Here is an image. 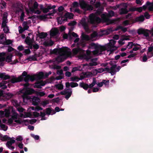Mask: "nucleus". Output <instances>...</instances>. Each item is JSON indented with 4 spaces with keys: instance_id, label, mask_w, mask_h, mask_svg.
I'll return each instance as SVG.
<instances>
[{
    "instance_id": "4c0bfd02",
    "label": "nucleus",
    "mask_w": 153,
    "mask_h": 153,
    "mask_svg": "<svg viewBox=\"0 0 153 153\" xmlns=\"http://www.w3.org/2000/svg\"><path fill=\"white\" fill-rule=\"evenodd\" d=\"M12 102L13 103V105L15 107H18L20 105L18 103L17 101L16 100H13L12 101Z\"/></svg>"
},
{
    "instance_id": "393cba45",
    "label": "nucleus",
    "mask_w": 153,
    "mask_h": 153,
    "mask_svg": "<svg viewBox=\"0 0 153 153\" xmlns=\"http://www.w3.org/2000/svg\"><path fill=\"white\" fill-rule=\"evenodd\" d=\"M5 40L6 41H5L1 42L0 43L4 45H8L12 43V42L11 40L7 39L6 38H5Z\"/></svg>"
},
{
    "instance_id": "20e7f679",
    "label": "nucleus",
    "mask_w": 153,
    "mask_h": 153,
    "mask_svg": "<svg viewBox=\"0 0 153 153\" xmlns=\"http://www.w3.org/2000/svg\"><path fill=\"white\" fill-rule=\"evenodd\" d=\"M3 92V90H0V97H2V100L4 101H6L9 100L12 98L13 96V94L10 93L4 94Z\"/></svg>"
},
{
    "instance_id": "a878e982",
    "label": "nucleus",
    "mask_w": 153,
    "mask_h": 153,
    "mask_svg": "<svg viewBox=\"0 0 153 153\" xmlns=\"http://www.w3.org/2000/svg\"><path fill=\"white\" fill-rule=\"evenodd\" d=\"M74 15L72 13H69L67 12L64 15L65 17L68 18L69 19H71L73 18Z\"/></svg>"
},
{
    "instance_id": "4be33fe9",
    "label": "nucleus",
    "mask_w": 153,
    "mask_h": 153,
    "mask_svg": "<svg viewBox=\"0 0 153 153\" xmlns=\"http://www.w3.org/2000/svg\"><path fill=\"white\" fill-rule=\"evenodd\" d=\"M37 79H43L44 77V74L42 72H40L38 74L36 75Z\"/></svg>"
},
{
    "instance_id": "f8f14e48",
    "label": "nucleus",
    "mask_w": 153,
    "mask_h": 153,
    "mask_svg": "<svg viewBox=\"0 0 153 153\" xmlns=\"http://www.w3.org/2000/svg\"><path fill=\"white\" fill-rule=\"evenodd\" d=\"M80 23L86 31L87 32L89 31L88 24L85 19H82Z\"/></svg>"
},
{
    "instance_id": "a211bd4d",
    "label": "nucleus",
    "mask_w": 153,
    "mask_h": 153,
    "mask_svg": "<svg viewBox=\"0 0 153 153\" xmlns=\"http://www.w3.org/2000/svg\"><path fill=\"white\" fill-rule=\"evenodd\" d=\"M59 33L58 29L56 28H55L51 32L50 35L51 36H54L56 35Z\"/></svg>"
},
{
    "instance_id": "412c9836",
    "label": "nucleus",
    "mask_w": 153,
    "mask_h": 153,
    "mask_svg": "<svg viewBox=\"0 0 153 153\" xmlns=\"http://www.w3.org/2000/svg\"><path fill=\"white\" fill-rule=\"evenodd\" d=\"M79 86L83 88L85 90H87L89 88L88 85V84L85 83L84 82H81L79 83Z\"/></svg>"
},
{
    "instance_id": "6ab92c4d",
    "label": "nucleus",
    "mask_w": 153,
    "mask_h": 153,
    "mask_svg": "<svg viewBox=\"0 0 153 153\" xmlns=\"http://www.w3.org/2000/svg\"><path fill=\"white\" fill-rule=\"evenodd\" d=\"M13 55L12 53H9L5 58V61L8 63L12 62V58Z\"/></svg>"
},
{
    "instance_id": "69168bd1",
    "label": "nucleus",
    "mask_w": 153,
    "mask_h": 153,
    "mask_svg": "<svg viewBox=\"0 0 153 153\" xmlns=\"http://www.w3.org/2000/svg\"><path fill=\"white\" fill-rule=\"evenodd\" d=\"M36 121V120L35 119H32L29 120V123L30 124L32 125L35 123Z\"/></svg>"
},
{
    "instance_id": "603ef678",
    "label": "nucleus",
    "mask_w": 153,
    "mask_h": 153,
    "mask_svg": "<svg viewBox=\"0 0 153 153\" xmlns=\"http://www.w3.org/2000/svg\"><path fill=\"white\" fill-rule=\"evenodd\" d=\"M25 16V12L24 11H23L21 14V16H20V19L21 20L23 21L24 20V17Z\"/></svg>"
},
{
    "instance_id": "423d86ee",
    "label": "nucleus",
    "mask_w": 153,
    "mask_h": 153,
    "mask_svg": "<svg viewBox=\"0 0 153 153\" xmlns=\"http://www.w3.org/2000/svg\"><path fill=\"white\" fill-rule=\"evenodd\" d=\"M70 49L67 47H63L61 48H55L53 49V53L54 54H56L58 53L59 54H63V53L66 52Z\"/></svg>"
},
{
    "instance_id": "8fccbe9b",
    "label": "nucleus",
    "mask_w": 153,
    "mask_h": 153,
    "mask_svg": "<svg viewBox=\"0 0 153 153\" xmlns=\"http://www.w3.org/2000/svg\"><path fill=\"white\" fill-rule=\"evenodd\" d=\"M33 48L34 49V51H36L39 48V45L36 44H33Z\"/></svg>"
},
{
    "instance_id": "2eb2a0df",
    "label": "nucleus",
    "mask_w": 153,
    "mask_h": 153,
    "mask_svg": "<svg viewBox=\"0 0 153 153\" xmlns=\"http://www.w3.org/2000/svg\"><path fill=\"white\" fill-rule=\"evenodd\" d=\"M40 99L37 97H34L32 99V104L34 105H37Z\"/></svg>"
},
{
    "instance_id": "7c9ffc66",
    "label": "nucleus",
    "mask_w": 153,
    "mask_h": 153,
    "mask_svg": "<svg viewBox=\"0 0 153 153\" xmlns=\"http://www.w3.org/2000/svg\"><path fill=\"white\" fill-rule=\"evenodd\" d=\"M22 25L24 29H25V30H27L29 28V26L27 25V21L24 22Z\"/></svg>"
},
{
    "instance_id": "338daca9",
    "label": "nucleus",
    "mask_w": 153,
    "mask_h": 153,
    "mask_svg": "<svg viewBox=\"0 0 153 153\" xmlns=\"http://www.w3.org/2000/svg\"><path fill=\"white\" fill-rule=\"evenodd\" d=\"M101 5V4L100 2L98 1H97L96 3L94 4V6L95 7L97 8L100 6Z\"/></svg>"
},
{
    "instance_id": "79ce46f5",
    "label": "nucleus",
    "mask_w": 153,
    "mask_h": 153,
    "mask_svg": "<svg viewBox=\"0 0 153 153\" xmlns=\"http://www.w3.org/2000/svg\"><path fill=\"white\" fill-rule=\"evenodd\" d=\"M94 59H92L91 61L92 62H90L89 63L88 65L89 66H96L97 65V63L96 62H94L93 61Z\"/></svg>"
},
{
    "instance_id": "c756f323",
    "label": "nucleus",
    "mask_w": 153,
    "mask_h": 153,
    "mask_svg": "<svg viewBox=\"0 0 153 153\" xmlns=\"http://www.w3.org/2000/svg\"><path fill=\"white\" fill-rule=\"evenodd\" d=\"M11 138L8 137L7 135H5L4 136L1 137V140L3 141H5L9 140H10Z\"/></svg>"
},
{
    "instance_id": "a18cd8bd",
    "label": "nucleus",
    "mask_w": 153,
    "mask_h": 153,
    "mask_svg": "<svg viewBox=\"0 0 153 153\" xmlns=\"http://www.w3.org/2000/svg\"><path fill=\"white\" fill-rule=\"evenodd\" d=\"M57 22L58 24H61L63 23L62 17L57 18Z\"/></svg>"
},
{
    "instance_id": "09e8293b",
    "label": "nucleus",
    "mask_w": 153,
    "mask_h": 153,
    "mask_svg": "<svg viewBox=\"0 0 153 153\" xmlns=\"http://www.w3.org/2000/svg\"><path fill=\"white\" fill-rule=\"evenodd\" d=\"M9 82L10 81H9V82H7V81H6L2 80L1 82H0V88L2 87V86L4 84H6Z\"/></svg>"
},
{
    "instance_id": "774afa93",
    "label": "nucleus",
    "mask_w": 153,
    "mask_h": 153,
    "mask_svg": "<svg viewBox=\"0 0 153 153\" xmlns=\"http://www.w3.org/2000/svg\"><path fill=\"white\" fill-rule=\"evenodd\" d=\"M148 10L149 11H153V3H152V5L148 7Z\"/></svg>"
},
{
    "instance_id": "5fc2aeb1",
    "label": "nucleus",
    "mask_w": 153,
    "mask_h": 153,
    "mask_svg": "<svg viewBox=\"0 0 153 153\" xmlns=\"http://www.w3.org/2000/svg\"><path fill=\"white\" fill-rule=\"evenodd\" d=\"M30 77V75L29 74L25 76L24 78V80L26 82H28Z\"/></svg>"
},
{
    "instance_id": "f3484780",
    "label": "nucleus",
    "mask_w": 153,
    "mask_h": 153,
    "mask_svg": "<svg viewBox=\"0 0 153 153\" xmlns=\"http://www.w3.org/2000/svg\"><path fill=\"white\" fill-rule=\"evenodd\" d=\"M4 73H0V78L3 79V80L10 79V76L8 75H5Z\"/></svg>"
},
{
    "instance_id": "4468645a",
    "label": "nucleus",
    "mask_w": 153,
    "mask_h": 153,
    "mask_svg": "<svg viewBox=\"0 0 153 153\" xmlns=\"http://www.w3.org/2000/svg\"><path fill=\"white\" fill-rule=\"evenodd\" d=\"M35 92V91L33 89L27 88L25 91V94L27 95H31Z\"/></svg>"
},
{
    "instance_id": "49530a36",
    "label": "nucleus",
    "mask_w": 153,
    "mask_h": 153,
    "mask_svg": "<svg viewBox=\"0 0 153 153\" xmlns=\"http://www.w3.org/2000/svg\"><path fill=\"white\" fill-rule=\"evenodd\" d=\"M46 114L48 115L51 114L52 112V109L51 108H46Z\"/></svg>"
},
{
    "instance_id": "c03bdc74",
    "label": "nucleus",
    "mask_w": 153,
    "mask_h": 153,
    "mask_svg": "<svg viewBox=\"0 0 153 153\" xmlns=\"http://www.w3.org/2000/svg\"><path fill=\"white\" fill-rule=\"evenodd\" d=\"M56 87L59 90H62L63 88V85L62 84H58L56 85Z\"/></svg>"
},
{
    "instance_id": "0eeeda50",
    "label": "nucleus",
    "mask_w": 153,
    "mask_h": 153,
    "mask_svg": "<svg viewBox=\"0 0 153 153\" xmlns=\"http://www.w3.org/2000/svg\"><path fill=\"white\" fill-rule=\"evenodd\" d=\"M121 69V67L120 66H117L116 64L112 65L110 68V73L111 75H114L117 72L119 71Z\"/></svg>"
},
{
    "instance_id": "f03ea898",
    "label": "nucleus",
    "mask_w": 153,
    "mask_h": 153,
    "mask_svg": "<svg viewBox=\"0 0 153 153\" xmlns=\"http://www.w3.org/2000/svg\"><path fill=\"white\" fill-rule=\"evenodd\" d=\"M88 47L89 49L95 50L93 52L94 54L101 53L102 52L105 51L106 49L105 46H101L94 42L90 43Z\"/></svg>"
},
{
    "instance_id": "72a5a7b5",
    "label": "nucleus",
    "mask_w": 153,
    "mask_h": 153,
    "mask_svg": "<svg viewBox=\"0 0 153 153\" xmlns=\"http://www.w3.org/2000/svg\"><path fill=\"white\" fill-rule=\"evenodd\" d=\"M7 21L8 20H5V19L2 20L1 26V28H3L7 26V24L8 22Z\"/></svg>"
},
{
    "instance_id": "bb28decb",
    "label": "nucleus",
    "mask_w": 153,
    "mask_h": 153,
    "mask_svg": "<svg viewBox=\"0 0 153 153\" xmlns=\"http://www.w3.org/2000/svg\"><path fill=\"white\" fill-rule=\"evenodd\" d=\"M47 36V34L46 33L41 32L39 33L38 36L41 39H43L45 38Z\"/></svg>"
},
{
    "instance_id": "dca6fc26",
    "label": "nucleus",
    "mask_w": 153,
    "mask_h": 153,
    "mask_svg": "<svg viewBox=\"0 0 153 153\" xmlns=\"http://www.w3.org/2000/svg\"><path fill=\"white\" fill-rule=\"evenodd\" d=\"M81 40L85 41H89L90 40V38L89 36L85 34L82 33L81 36Z\"/></svg>"
},
{
    "instance_id": "6e6552de",
    "label": "nucleus",
    "mask_w": 153,
    "mask_h": 153,
    "mask_svg": "<svg viewBox=\"0 0 153 153\" xmlns=\"http://www.w3.org/2000/svg\"><path fill=\"white\" fill-rule=\"evenodd\" d=\"M123 7L121 8L119 10V14L121 15L126 14L128 12L127 7L128 5L126 3H124L122 4Z\"/></svg>"
},
{
    "instance_id": "a19ab883",
    "label": "nucleus",
    "mask_w": 153,
    "mask_h": 153,
    "mask_svg": "<svg viewBox=\"0 0 153 153\" xmlns=\"http://www.w3.org/2000/svg\"><path fill=\"white\" fill-rule=\"evenodd\" d=\"M60 99H59V97L54 98L51 100V102H56L58 103L60 101Z\"/></svg>"
},
{
    "instance_id": "9d476101",
    "label": "nucleus",
    "mask_w": 153,
    "mask_h": 153,
    "mask_svg": "<svg viewBox=\"0 0 153 153\" xmlns=\"http://www.w3.org/2000/svg\"><path fill=\"white\" fill-rule=\"evenodd\" d=\"M11 77L12 78L11 79L10 82L13 84L21 82L23 79V77L21 76L17 78L14 77V76H12Z\"/></svg>"
},
{
    "instance_id": "f704fd0d",
    "label": "nucleus",
    "mask_w": 153,
    "mask_h": 153,
    "mask_svg": "<svg viewBox=\"0 0 153 153\" xmlns=\"http://www.w3.org/2000/svg\"><path fill=\"white\" fill-rule=\"evenodd\" d=\"M70 79L71 81L78 82L80 79L77 76H74L71 77Z\"/></svg>"
},
{
    "instance_id": "c9c22d12",
    "label": "nucleus",
    "mask_w": 153,
    "mask_h": 153,
    "mask_svg": "<svg viewBox=\"0 0 153 153\" xmlns=\"http://www.w3.org/2000/svg\"><path fill=\"white\" fill-rule=\"evenodd\" d=\"M49 103V101L48 100H45L42 101L41 102V104L44 107H45Z\"/></svg>"
},
{
    "instance_id": "ddd939ff",
    "label": "nucleus",
    "mask_w": 153,
    "mask_h": 153,
    "mask_svg": "<svg viewBox=\"0 0 153 153\" xmlns=\"http://www.w3.org/2000/svg\"><path fill=\"white\" fill-rule=\"evenodd\" d=\"M72 51L74 54L76 55L78 53H83L84 51L79 47L75 48L72 49Z\"/></svg>"
},
{
    "instance_id": "473e14b6",
    "label": "nucleus",
    "mask_w": 153,
    "mask_h": 153,
    "mask_svg": "<svg viewBox=\"0 0 153 153\" xmlns=\"http://www.w3.org/2000/svg\"><path fill=\"white\" fill-rule=\"evenodd\" d=\"M81 57L87 61H88L91 58V56L86 55V54H83L81 55Z\"/></svg>"
},
{
    "instance_id": "13d9d810",
    "label": "nucleus",
    "mask_w": 153,
    "mask_h": 153,
    "mask_svg": "<svg viewBox=\"0 0 153 153\" xmlns=\"http://www.w3.org/2000/svg\"><path fill=\"white\" fill-rule=\"evenodd\" d=\"M3 30L4 33H8L9 31V29L7 26L5 27H3Z\"/></svg>"
},
{
    "instance_id": "b1692460",
    "label": "nucleus",
    "mask_w": 153,
    "mask_h": 153,
    "mask_svg": "<svg viewBox=\"0 0 153 153\" xmlns=\"http://www.w3.org/2000/svg\"><path fill=\"white\" fill-rule=\"evenodd\" d=\"M36 18L41 20H44L46 19H48V17L47 16V15H41L39 16H36Z\"/></svg>"
},
{
    "instance_id": "2f4dec72",
    "label": "nucleus",
    "mask_w": 153,
    "mask_h": 153,
    "mask_svg": "<svg viewBox=\"0 0 153 153\" xmlns=\"http://www.w3.org/2000/svg\"><path fill=\"white\" fill-rule=\"evenodd\" d=\"M8 16V14L7 12H4L2 15V20H8L7 18Z\"/></svg>"
},
{
    "instance_id": "39448f33",
    "label": "nucleus",
    "mask_w": 153,
    "mask_h": 153,
    "mask_svg": "<svg viewBox=\"0 0 153 153\" xmlns=\"http://www.w3.org/2000/svg\"><path fill=\"white\" fill-rule=\"evenodd\" d=\"M63 55L60 54L59 56L56 58V61L59 63L62 62L63 61L62 56H71L72 53L71 51H68L63 53Z\"/></svg>"
},
{
    "instance_id": "f257e3e1",
    "label": "nucleus",
    "mask_w": 153,
    "mask_h": 153,
    "mask_svg": "<svg viewBox=\"0 0 153 153\" xmlns=\"http://www.w3.org/2000/svg\"><path fill=\"white\" fill-rule=\"evenodd\" d=\"M72 5V7L74 8L78 7L79 5L81 8L85 12L92 10L93 9V7L92 6L88 4L83 0L79 1V4L77 2L74 1Z\"/></svg>"
},
{
    "instance_id": "7ed1b4c3",
    "label": "nucleus",
    "mask_w": 153,
    "mask_h": 153,
    "mask_svg": "<svg viewBox=\"0 0 153 153\" xmlns=\"http://www.w3.org/2000/svg\"><path fill=\"white\" fill-rule=\"evenodd\" d=\"M89 19L91 23V24L99 23L101 22V19L93 13L90 15Z\"/></svg>"
},
{
    "instance_id": "6e6d98bb",
    "label": "nucleus",
    "mask_w": 153,
    "mask_h": 153,
    "mask_svg": "<svg viewBox=\"0 0 153 153\" xmlns=\"http://www.w3.org/2000/svg\"><path fill=\"white\" fill-rule=\"evenodd\" d=\"M36 75L31 76L30 75V77L29 79L31 81H33L36 79Z\"/></svg>"
},
{
    "instance_id": "e2e57ef3",
    "label": "nucleus",
    "mask_w": 153,
    "mask_h": 153,
    "mask_svg": "<svg viewBox=\"0 0 153 153\" xmlns=\"http://www.w3.org/2000/svg\"><path fill=\"white\" fill-rule=\"evenodd\" d=\"M141 46H138L137 47H134L133 48V51H136L138 50L141 49Z\"/></svg>"
},
{
    "instance_id": "e433bc0d",
    "label": "nucleus",
    "mask_w": 153,
    "mask_h": 153,
    "mask_svg": "<svg viewBox=\"0 0 153 153\" xmlns=\"http://www.w3.org/2000/svg\"><path fill=\"white\" fill-rule=\"evenodd\" d=\"M72 93V91L71 89L70 91H68L66 95H65V98L67 99L68 100L69 97L71 96Z\"/></svg>"
},
{
    "instance_id": "cd10ccee",
    "label": "nucleus",
    "mask_w": 153,
    "mask_h": 153,
    "mask_svg": "<svg viewBox=\"0 0 153 153\" xmlns=\"http://www.w3.org/2000/svg\"><path fill=\"white\" fill-rule=\"evenodd\" d=\"M152 5V3L149 2V1H147L146 2L145 4L143 5L142 7V9L143 10H145L146 9L148 6L149 7Z\"/></svg>"
},
{
    "instance_id": "0e129e2a",
    "label": "nucleus",
    "mask_w": 153,
    "mask_h": 153,
    "mask_svg": "<svg viewBox=\"0 0 153 153\" xmlns=\"http://www.w3.org/2000/svg\"><path fill=\"white\" fill-rule=\"evenodd\" d=\"M95 71H96L97 73H101L104 72L103 68H99L98 70L96 69H95Z\"/></svg>"
},
{
    "instance_id": "1a4fd4ad",
    "label": "nucleus",
    "mask_w": 153,
    "mask_h": 153,
    "mask_svg": "<svg viewBox=\"0 0 153 153\" xmlns=\"http://www.w3.org/2000/svg\"><path fill=\"white\" fill-rule=\"evenodd\" d=\"M101 17L103 22L108 23L112 24L115 23L117 21L116 19L110 20L104 14H102L101 16Z\"/></svg>"
},
{
    "instance_id": "37998d69",
    "label": "nucleus",
    "mask_w": 153,
    "mask_h": 153,
    "mask_svg": "<svg viewBox=\"0 0 153 153\" xmlns=\"http://www.w3.org/2000/svg\"><path fill=\"white\" fill-rule=\"evenodd\" d=\"M145 29L143 28H140L137 30V33L139 35L143 34L144 32V31Z\"/></svg>"
},
{
    "instance_id": "3c124183",
    "label": "nucleus",
    "mask_w": 153,
    "mask_h": 153,
    "mask_svg": "<svg viewBox=\"0 0 153 153\" xmlns=\"http://www.w3.org/2000/svg\"><path fill=\"white\" fill-rule=\"evenodd\" d=\"M149 30L147 29H145L143 32V35L144 36L146 37H148L149 36V33L146 31H149Z\"/></svg>"
},
{
    "instance_id": "4d7b16f0",
    "label": "nucleus",
    "mask_w": 153,
    "mask_h": 153,
    "mask_svg": "<svg viewBox=\"0 0 153 153\" xmlns=\"http://www.w3.org/2000/svg\"><path fill=\"white\" fill-rule=\"evenodd\" d=\"M46 114L45 112H40V116L42 118V120H45V116Z\"/></svg>"
},
{
    "instance_id": "ea45409f",
    "label": "nucleus",
    "mask_w": 153,
    "mask_h": 153,
    "mask_svg": "<svg viewBox=\"0 0 153 153\" xmlns=\"http://www.w3.org/2000/svg\"><path fill=\"white\" fill-rule=\"evenodd\" d=\"M114 12L112 10H111L108 12V13L107 15V17H111L114 16Z\"/></svg>"
},
{
    "instance_id": "58836bf2",
    "label": "nucleus",
    "mask_w": 153,
    "mask_h": 153,
    "mask_svg": "<svg viewBox=\"0 0 153 153\" xmlns=\"http://www.w3.org/2000/svg\"><path fill=\"white\" fill-rule=\"evenodd\" d=\"M86 43L83 40H81L80 42V46L82 48L85 47L86 45Z\"/></svg>"
},
{
    "instance_id": "9b49d317",
    "label": "nucleus",
    "mask_w": 153,
    "mask_h": 153,
    "mask_svg": "<svg viewBox=\"0 0 153 153\" xmlns=\"http://www.w3.org/2000/svg\"><path fill=\"white\" fill-rule=\"evenodd\" d=\"M116 43V41L113 39H111L110 40L109 43V46L111 47V48L110 49V51L111 52H113L117 49V48L114 46Z\"/></svg>"
},
{
    "instance_id": "5701e85b",
    "label": "nucleus",
    "mask_w": 153,
    "mask_h": 153,
    "mask_svg": "<svg viewBox=\"0 0 153 153\" xmlns=\"http://www.w3.org/2000/svg\"><path fill=\"white\" fill-rule=\"evenodd\" d=\"M12 138H11L10 140H9V141H8L6 143V145L8 147L11 146L15 142V140H12Z\"/></svg>"
},
{
    "instance_id": "de8ad7c7",
    "label": "nucleus",
    "mask_w": 153,
    "mask_h": 153,
    "mask_svg": "<svg viewBox=\"0 0 153 153\" xmlns=\"http://www.w3.org/2000/svg\"><path fill=\"white\" fill-rule=\"evenodd\" d=\"M71 88H74L77 87L78 86V84L76 82H71Z\"/></svg>"
},
{
    "instance_id": "052dcab7",
    "label": "nucleus",
    "mask_w": 153,
    "mask_h": 153,
    "mask_svg": "<svg viewBox=\"0 0 153 153\" xmlns=\"http://www.w3.org/2000/svg\"><path fill=\"white\" fill-rule=\"evenodd\" d=\"M24 123L26 126L27 125L29 124V121L28 120H22V123Z\"/></svg>"
},
{
    "instance_id": "680f3d73",
    "label": "nucleus",
    "mask_w": 153,
    "mask_h": 153,
    "mask_svg": "<svg viewBox=\"0 0 153 153\" xmlns=\"http://www.w3.org/2000/svg\"><path fill=\"white\" fill-rule=\"evenodd\" d=\"M31 136L33 137L36 140H38L39 138V137L38 135H34L33 134H31Z\"/></svg>"
},
{
    "instance_id": "c85d7f7f",
    "label": "nucleus",
    "mask_w": 153,
    "mask_h": 153,
    "mask_svg": "<svg viewBox=\"0 0 153 153\" xmlns=\"http://www.w3.org/2000/svg\"><path fill=\"white\" fill-rule=\"evenodd\" d=\"M33 39L32 38H30L29 36H27L25 40V42L27 44H30V43H32Z\"/></svg>"
},
{
    "instance_id": "bf43d9fd",
    "label": "nucleus",
    "mask_w": 153,
    "mask_h": 153,
    "mask_svg": "<svg viewBox=\"0 0 153 153\" xmlns=\"http://www.w3.org/2000/svg\"><path fill=\"white\" fill-rule=\"evenodd\" d=\"M33 114L35 118L38 117L40 116V114L39 113L36 111H34L33 113Z\"/></svg>"
},
{
    "instance_id": "aec40b11",
    "label": "nucleus",
    "mask_w": 153,
    "mask_h": 153,
    "mask_svg": "<svg viewBox=\"0 0 153 153\" xmlns=\"http://www.w3.org/2000/svg\"><path fill=\"white\" fill-rule=\"evenodd\" d=\"M144 16L143 15H141L135 19L134 22H143L144 20Z\"/></svg>"
},
{
    "instance_id": "864d4df0",
    "label": "nucleus",
    "mask_w": 153,
    "mask_h": 153,
    "mask_svg": "<svg viewBox=\"0 0 153 153\" xmlns=\"http://www.w3.org/2000/svg\"><path fill=\"white\" fill-rule=\"evenodd\" d=\"M76 23V22L74 21H73L69 23L68 24V25L69 26H74L75 25Z\"/></svg>"
}]
</instances>
